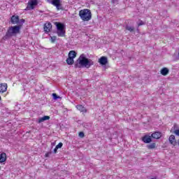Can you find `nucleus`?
<instances>
[{"instance_id": "obj_14", "label": "nucleus", "mask_w": 179, "mask_h": 179, "mask_svg": "<svg viewBox=\"0 0 179 179\" xmlns=\"http://www.w3.org/2000/svg\"><path fill=\"white\" fill-rule=\"evenodd\" d=\"M152 138L154 139H160L162 138V133L160 131H156L151 134Z\"/></svg>"}, {"instance_id": "obj_19", "label": "nucleus", "mask_w": 179, "mask_h": 179, "mask_svg": "<svg viewBox=\"0 0 179 179\" xmlns=\"http://www.w3.org/2000/svg\"><path fill=\"white\" fill-rule=\"evenodd\" d=\"M169 70L164 67L161 70V74L163 75V76H166V75H169Z\"/></svg>"}, {"instance_id": "obj_11", "label": "nucleus", "mask_w": 179, "mask_h": 179, "mask_svg": "<svg viewBox=\"0 0 179 179\" xmlns=\"http://www.w3.org/2000/svg\"><path fill=\"white\" fill-rule=\"evenodd\" d=\"M142 141L144 143H150V142H152V137H150V136L145 135L142 138Z\"/></svg>"}, {"instance_id": "obj_18", "label": "nucleus", "mask_w": 179, "mask_h": 179, "mask_svg": "<svg viewBox=\"0 0 179 179\" xmlns=\"http://www.w3.org/2000/svg\"><path fill=\"white\" fill-rule=\"evenodd\" d=\"M69 57L72 58L73 59H74V58H76V52H75L74 50H71L69 52Z\"/></svg>"}, {"instance_id": "obj_29", "label": "nucleus", "mask_w": 179, "mask_h": 179, "mask_svg": "<svg viewBox=\"0 0 179 179\" xmlns=\"http://www.w3.org/2000/svg\"><path fill=\"white\" fill-rule=\"evenodd\" d=\"M46 157H48V154H45Z\"/></svg>"}, {"instance_id": "obj_7", "label": "nucleus", "mask_w": 179, "mask_h": 179, "mask_svg": "<svg viewBox=\"0 0 179 179\" xmlns=\"http://www.w3.org/2000/svg\"><path fill=\"white\" fill-rule=\"evenodd\" d=\"M43 29L45 33H50L51 29H52V25L50 22L46 23L44 24Z\"/></svg>"}, {"instance_id": "obj_15", "label": "nucleus", "mask_w": 179, "mask_h": 179, "mask_svg": "<svg viewBox=\"0 0 179 179\" xmlns=\"http://www.w3.org/2000/svg\"><path fill=\"white\" fill-rule=\"evenodd\" d=\"M76 108L81 113H87L86 108H85V106H83V105H77Z\"/></svg>"}, {"instance_id": "obj_27", "label": "nucleus", "mask_w": 179, "mask_h": 179, "mask_svg": "<svg viewBox=\"0 0 179 179\" xmlns=\"http://www.w3.org/2000/svg\"><path fill=\"white\" fill-rule=\"evenodd\" d=\"M78 136H80V138H85V133H83V131H80Z\"/></svg>"}, {"instance_id": "obj_24", "label": "nucleus", "mask_w": 179, "mask_h": 179, "mask_svg": "<svg viewBox=\"0 0 179 179\" xmlns=\"http://www.w3.org/2000/svg\"><path fill=\"white\" fill-rule=\"evenodd\" d=\"M64 146V144L62 143H59L58 145H56V149H61Z\"/></svg>"}, {"instance_id": "obj_16", "label": "nucleus", "mask_w": 179, "mask_h": 179, "mask_svg": "<svg viewBox=\"0 0 179 179\" xmlns=\"http://www.w3.org/2000/svg\"><path fill=\"white\" fill-rule=\"evenodd\" d=\"M6 162V153L2 152L0 154V163Z\"/></svg>"}, {"instance_id": "obj_26", "label": "nucleus", "mask_w": 179, "mask_h": 179, "mask_svg": "<svg viewBox=\"0 0 179 179\" xmlns=\"http://www.w3.org/2000/svg\"><path fill=\"white\" fill-rule=\"evenodd\" d=\"M138 27H139V26H143V24H145V22H143V21L142 20H139L138 22H137Z\"/></svg>"}, {"instance_id": "obj_3", "label": "nucleus", "mask_w": 179, "mask_h": 179, "mask_svg": "<svg viewBox=\"0 0 179 179\" xmlns=\"http://www.w3.org/2000/svg\"><path fill=\"white\" fill-rule=\"evenodd\" d=\"M79 16L84 22H89L92 19V12L89 9L81 10L79 12Z\"/></svg>"}, {"instance_id": "obj_13", "label": "nucleus", "mask_w": 179, "mask_h": 179, "mask_svg": "<svg viewBox=\"0 0 179 179\" xmlns=\"http://www.w3.org/2000/svg\"><path fill=\"white\" fill-rule=\"evenodd\" d=\"M48 120H50V116H43L42 117H39L36 122L37 124H41V122H44V121H48Z\"/></svg>"}, {"instance_id": "obj_6", "label": "nucleus", "mask_w": 179, "mask_h": 179, "mask_svg": "<svg viewBox=\"0 0 179 179\" xmlns=\"http://www.w3.org/2000/svg\"><path fill=\"white\" fill-rule=\"evenodd\" d=\"M36 6H37V0H31L28 2V5L25 8V10H31V9H34Z\"/></svg>"}, {"instance_id": "obj_8", "label": "nucleus", "mask_w": 179, "mask_h": 179, "mask_svg": "<svg viewBox=\"0 0 179 179\" xmlns=\"http://www.w3.org/2000/svg\"><path fill=\"white\" fill-rule=\"evenodd\" d=\"M169 143L173 145V146H176L177 145V141L176 140V136L174 135H171L169 138Z\"/></svg>"}, {"instance_id": "obj_28", "label": "nucleus", "mask_w": 179, "mask_h": 179, "mask_svg": "<svg viewBox=\"0 0 179 179\" xmlns=\"http://www.w3.org/2000/svg\"><path fill=\"white\" fill-rule=\"evenodd\" d=\"M57 150H58V148H57V147H55L53 150V152L55 154V153H57Z\"/></svg>"}, {"instance_id": "obj_12", "label": "nucleus", "mask_w": 179, "mask_h": 179, "mask_svg": "<svg viewBox=\"0 0 179 179\" xmlns=\"http://www.w3.org/2000/svg\"><path fill=\"white\" fill-rule=\"evenodd\" d=\"M55 24L57 27V31L65 29V25L61 22H55Z\"/></svg>"}, {"instance_id": "obj_17", "label": "nucleus", "mask_w": 179, "mask_h": 179, "mask_svg": "<svg viewBox=\"0 0 179 179\" xmlns=\"http://www.w3.org/2000/svg\"><path fill=\"white\" fill-rule=\"evenodd\" d=\"M57 34L59 37H65V29L57 31Z\"/></svg>"}, {"instance_id": "obj_20", "label": "nucleus", "mask_w": 179, "mask_h": 179, "mask_svg": "<svg viewBox=\"0 0 179 179\" xmlns=\"http://www.w3.org/2000/svg\"><path fill=\"white\" fill-rule=\"evenodd\" d=\"M73 59H72V57H68L66 59V63L68 64V65H73Z\"/></svg>"}, {"instance_id": "obj_5", "label": "nucleus", "mask_w": 179, "mask_h": 179, "mask_svg": "<svg viewBox=\"0 0 179 179\" xmlns=\"http://www.w3.org/2000/svg\"><path fill=\"white\" fill-rule=\"evenodd\" d=\"M24 22V19L20 20L18 15H13L10 17V22L12 23V24H18V26H21V27L22 26H23Z\"/></svg>"}, {"instance_id": "obj_30", "label": "nucleus", "mask_w": 179, "mask_h": 179, "mask_svg": "<svg viewBox=\"0 0 179 179\" xmlns=\"http://www.w3.org/2000/svg\"><path fill=\"white\" fill-rule=\"evenodd\" d=\"M151 179H156V178H152Z\"/></svg>"}, {"instance_id": "obj_1", "label": "nucleus", "mask_w": 179, "mask_h": 179, "mask_svg": "<svg viewBox=\"0 0 179 179\" xmlns=\"http://www.w3.org/2000/svg\"><path fill=\"white\" fill-rule=\"evenodd\" d=\"M94 65L93 60L88 59L85 55H80L79 58L76 60L74 68H90Z\"/></svg>"}, {"instance_id": "obj_22", "label": "nucleus", "mask_w": 179, "mask_h": 179, "mask_svg": "<svg viewBox=\"0 0 179 179\" xmlns=\"http://www.w3.org/2000/svg\"><path fill=\"white\" fill-rule=\"evenodd\" d=\"M148 149H155L156 148V143H152L150 145H147Z\"/></svg>"}, {"instance_id": "obj_10", "label": "nucleus", "mask_w": 179, "mask_h": 179, "mask_svg": "<svg viewBox=\"0 0 179 179\" xmlns=\"http://www.w3.org/2000/svg\"><path fill=\"white\" fill-rule=\"evenodd\" d=\"M99 62L101 65H107L108 60L107 59V57H101L99 59Z\"/></svg>"}, {"instance_id": "obj_25", "label": "nucleus", "mask_w": 179, "mask_h": 179, "mask_svg": "<svg viewBox=\"0 0 179 179\" xmlns=\"http://www.w3.org/2000/svg\"><path fill=\"white\" fill-rule=\"evenodd\" d=\"M51 43H55L57 40V36H50Z\"/></svg>"}, {"instance_id": "obj_23", "label": "nucleus", "mask_w": 179, "mask_h": 179, "mask_svg": "<svg viewBox=\"0 0 179 179\" xmlns=\"http://www.w3.org/2000/svg\"><path fill=\"white\" fill-rule=\"evenodd\" d=\"M52 97H53V100H57L58 99H60L59 96L57 95V94L55 93H53L52 94Z\"/></svg>"}, {"instance_id": "obj_21", "label": "nucleus", "mask_w": 179, "mask_h": 179, "mask_svg": "<svg viewBox=\"0 0 179 179\" xmlns=\"http://www.w3.org/2000/svg\"><path fill=\"white\" fill-rule=\"evenodd\" d=\"M125 29L126 30H127L128 31H130L131 33H132V31L135 30V28L134 27L129 26V25H127Z\"/></svg>"}, {"instance_id": "obj_31", "label": "nucleus", "mask_w": 179, "mask_h": 179, "mask_svg": "<svg viewBox=\"0 0 179 179\" xmlns=\"http://www.w3.org/2000/svg\"><path fill=\"white\" fill-rule=\"evenodd\" d=\"M0 101H1V96H0Z\"/></svg>"}, {"instance_id": "obj_4", "label": "nucleus", "mask_w": 179, "mask_h": 179, "mask_svg": "<svg viewBox=\"0 0 179 179\" xmlns=\"http://www.w3.org/2000/svg\"><path fill=\"white\" fill-rule=\"evenodd\" d=\"M48 3L55 6L57 10H64V6H62V0H46Z\"/></svg>"}, {"instance_id": "obj_9", "label": "nucleus", "mask_w": 179, "mask_h": 179, "mask_svg": "<svg viewBox=\"0 0 179 179\" xmlns=\"http://www.w3.org/2000/svg\"><path fill=\"white\" fill-rule=\"evenodd\" d=\"M8 90V84L1 83L0 84V93H5Z\"/></svg>"}, {"instance_id": "obj_2", "label": "nucleus", "mask_w": 179, "mask_h": 179, "mask_svg": "<svg viewBox=\"0 0 179 179\" xmlns=\"http://www.w3.org/2000/svg\"><path fill=\"white\" fill-rule=\"evenodd\" d=\"M20 29H22V25L9 27L5 36L3 37V40H9L12 37H15V36H17L20 33Z\"/></svg>"}]
</instances>
